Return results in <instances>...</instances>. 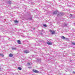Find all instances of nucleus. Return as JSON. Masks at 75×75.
<instances>
[{
  "label": "nucleus",
  "mask_w": 75,
  "mask_h": 75,
  "mask_svg": "<svg viewBox=\"0 0 75 75\" xmlns=\"http://www.w3.org/2000/svg\"><path fill=\"white\" fill-rule=\"evenodd\" d=\"M28 68H30V69L31 68V67H29Z\"/></svg>",
  "instance_id": "obj_23"
},
{
  "label": "nucleus",
  "mask_w": 75,
  "mask_h": 75,
  "mask_svg": "<svg viewBox=\"0 0 75 75\" xmlns=\"http://www.w3.org/2000/svg\"><path fill=\"white\" fill-rule=\"evenodd\" d=\"M24 53H25L26 54H28V53L30 52L28 50H24Z\"/></svg>",
  "instance_id": "obj_3"
},
{
  "label": "nucleus",
  "mask_w": 75,
  "mask_h": 75,
  "mask_svg": "<svg viewBox=\"0 0 75 75\" xmlns=\"http://www.w3.org/2000/svg\"><path fill=\"white\" fill-rule=\"evenodd\" d=\"M50 32L52 33V34H55V31L52 30H50Z\"/></svg>",
  "instance_id": "obj_2"
},
{
  "label": "nucleus",
  "mask_w": 75,
  "mask_h": 75,
  "mask_svg": "<svg viewBox=\"0 0 75 75\" xmlns=\"http://www.w3.org/2000/svg\"><path fill=\"white\" fill-rule=\"evenodd\" d=\"M62 38L63 40H65V37L64 36H63L62 37Z\"/></svg>",
  "instance_id": "obj_7"
},
{
  "label": "nucleus",
  "mask_w": 75,
  "mask_h": 75,
  "mask_svg": "<svg viewBox=\"0 0 75 75\" xmlns=\"http://www.w3.org/2000/svg\"><path fill=\"white\" fill-rule=\"evenodd\" d=\"M72 44H73V45H75V43L72 42Z\"/></svg>",
  "instance_id": "obj_18"
},
{
  "label": "nucleus",
  "mask_w": 75,
  "mask_h": 75,
  "mask_svg": "<svg viewBox=\"0 0 75 75\" xmlns=\"http://www.w3.org/2000/svg\"><path fill=\"white\" fill-rule=\"evenodd\" d=\"M27 64L28 65H30V63H28Z\"/></svg>",
  "instance_id": "obj_15"
},
{
  "label": "nucleus",
  "mask_w": 75,
  "mask_h": 75,
  "mask_svg": "<svg viewBox=\"0 0 75 75\" xmlns=\"http://www.w3.org/2000/svg\"><path fill=\"white\" fill-rule=\"evenodd\" d=\"M37 59V61H40V60H39L38 59Z\"/></svg>",
  "instance_id": "obj_20"
},
{
  "label": "nucleus",
  "mask_w": 75,
  "mask_h": 75,
  "mask_svg": "<svg viewBox=\"0 0 75 75\" xmlns=\"http://www.w3.org/2000/svg\"><path fill=\"white\" fill-rule=\"evenodd\" d=\"M35 73H38V71H37V70H35Z\"/></svg>",
  "instance_id": "obj_14"
},
{
  "label": "nucleus",
  "mask_w": 75,
  "mask_h": 75,
  "mask_svg": "<svg viewBox=\"0 0 75 75\" xmlns=\"http://www.w3.org/2000/svg\"><path fill=\"white\" fill-rule=\"evenodd\" d=\"M22 37L23 38H24V37H25V36H24V35H22Z\"/></svg>",
  "instance_id": "obj_17"
},
{
  "label": "nucleus",
  "mask_w": 75,
  "mask_h": 75,
  "mask_svg": "<svg viewBox=\"0 0 75 75\" xmlns=\"http://www.w3.org/2000/svg\"><path fill=\"white\" fill-rule=\"evenodd\" d=\"M12 50H17V49H16V48H14L13 47H12Z\"/></svg>",
  "instance_id": "obj_9"
},
{
  "label": "nucleus",
  "mask_w": 75,
  "mask_h": 75,
  "mask_svg": "<svg viewBox=\"0 0 75 75\" xmlns=\"http://www.w3.org/2000/svg\"><path fill=\"white\" fill-rule=\"evenodd\" d=\"M35 70H33V72H35Z\"/></svg>",
  "instance_id": "obj_19"
},
{
  "label": "nucleus",
  "mask_w": 75,
  "mask_h": 75,
  "mask_svg": "<svg viewBox=\"0 0 75 75\" xmlns=\"http://www.w3.org/2000/svg\"><path fill=\"white\" fill-rule=\"evenodd\" d=\"M70 62H71V61H72V60H70Z\"/></svg>",
  "instance_id": "obj_24"
},
{
  "label": "nucleus",
  "mask_w": 75,
  "mask_h": 75,
  "mask_svg": "<svg viewBox=\"0 0 75 75\" xmlns=\"http://www.w3.org/2000/svg\"><path fill=\"white\" fill-rule=\"evenodd\" d=\"M18 43L19 44H21V41H20V40H18Z\"/></svg>",
  "instance_id": "obj_5"
},
{
  "label": "nucleus",
  "mask_w": 75,
  "mask_h": 75,
  "mask_svg": "<svg viewBox=\"0 0 75 75\" xmlns=\"http://www.w3.org/2000/svg\"><path fill=\"white\" fill-rule=\"evenodd\" d=\"M47 44H48V45H52V42H50L48 41H47Z\"/></svg>",
  "instance_id": "obj_1"
},
{
  "label": "nucleus",
  "mask_w": 75,
  "mask_h": 75,
  "mask_svg": "<svg viewBox=\"0 0 75 75\" xmlns=\"http://www.w3.org/2000/svg\"><path fill=\"white\" fill-rule=\"evenodd\" d=\"M30 20H31V19H30Z\"/></svg>",
  "instance_id": "obj_28"
},
{
  "label": "nucleus",
  "mask_w": 75,
  "mask_h": 75,
  "mask_svg": "<svg viewBox=\"0 0 75 75\" xmlns=\"http://www.w3.org/2000/svg\"><path fill=\"white\" fill-rule=\"evenodd\" d=\"M18 68L19 70H21V68L20 67H18Z\"/></svg>",
  "instance_id": "obj_11"
},
{
  "label": "nucleus",
  "mask_w": 75,
  "mask_h": 75,
  "mask_svg": "<svg viewBox=\"0 0 75 75\" xmlns=\"http://www.w3.org/2000/svg\"><path fill=\"white\" fill-rule=\"evenodd\" d=\"M8 4H10L11 3V1H9L8 2Z\"/></svg>",
  "instance_id": "obj_13"
},
{
  "label": "nucleus",
  "mask_w": 75,
  "mask_h": 75,
  "mask_svg": "<svg viewBox=\"0 0 75 75\" xmlns=\"http://www.w3.org/2000/svg\"><path fill=\"white\" fill-rule=\"evenodd\" d=\"M41 35H42V33H41Z\"/></svg>",
  "instance_id": "obj_26"
},
{
  "label": "nucleus",
  "mask_w": 75,
  "mask_h": 75,
  "mask_svg": "<svg viewBox=\"0 0 75 75\" xmlns=\"http://www.w3.org/2000/svg\"><path fill=\"white\" fill-rule=\"evenodd\" d=\"M65 26H67V24H65Z\"/></svg>",
  "instance_id": "obj_21"
},
{
  "label": "nucleus",
  "mask_w": 75,
  "mask_h": 75,
  "mask_svg": "<svg viewBox=\"0 0 75 75\" xmlns=\"http://www.w3.org/2000/svg\"><path fill=\"white\" fill-rule=\"evenodd\" d=\"M0 55L1 57H4V55H3V54H0Z\"/></svg>",
  "instance_id": "obj_10"
},
{
  "label": "nucleus",
  "mask_w": 75,
  "mask_h": 75,
  "mask_svg": "<svg viewBox=\"0 0 75 75\" xmlns=\"http://www.w3.org/2000/svg\"><path fill=\"white\" fill-rule=\"evenodd\" d=\"M70 16H72V14H70Z\"/></svg>",
  "instance_id": "obj_22"
},
{
  "label": "nucleus",
  "mask_w": 75,
  "mask_h": 75,
  "mask_svg": "<svg viewBox=\"0 0 75 75\" xmlns=\"http://www.w3.org/2000/svg\"><path fill=\"white\" fill-rule=\"evenodd\" d=\"M9 57H13V54H10L9 55Z\"/></svg>",
  "instance_id": "obj_6"
},
{
  "label": "nucleus",
  "mask_w": 75,
  "mask_h": 75,
  "mask_svg": "<svg viewBox=\"0 0 75 75\" xmlns=\"http://www.w3.org/2000/svg\"><path fill=\"white\" fill-rule=\"evenodd\" d=\"M73 73H74V74H75V72L74 71H73Z\"/></svg>",
  "instance_id": "obj_25"
},
{
  "label": "nucleus",
  "mask_w": 75,
  "mask_h": 75,
  "mask_svg": "<svg viewBox=\"0 0 75 75\" xmlns=\"http://www.w3.org/2000/svg\"><path fill=\"white\" fill-rule=\"evenodd\" d=\"M14 22H15V23H18V21H17V20H15L14 21Z\"/></svg>",
  "instance_id": "obj_12"
},
{
  "label": "nucleus",
  "mask_w": 75,
  "mask_h": 75,
  "mask_svg": "<svg viewBox=\"0 0 75 75\" xmlns=\"http://www.w3.org/2000/svg\"><path fill=\"white\" fill-rule=\"evenodd\" d=\"M44 26V27H47V25H46V24H45L43 25Z\"/></svg>",
  "instance_id": "obj_16"
},
{
  "label": "nucleus",
  "mask_w": 75,
  "mask_h": 75,
  "mask_svg": "<svg viewBox=\"0 0 75 75\" xmlns=\"http://www.w3.org/2000/svg\"><path fill=\"white\" fill-rule=\"evenodd\" d=\"M57 11H55L54 12L53 14H56L57 13Z\"/></svg>",
  "instance_id": "obj_8"
},
{
  "label": "nucleus",
  "mask_w": 75,
  "mask_h": 75,
  "mask_svg": "<svg viewBox=\"0 0 75 75\" xmlns=\"http://www.w3.org/2000/svg\"><path fill=\"white\" fill-rule=\"evenodd\" d=\"M33 30H35V28H34V29H33Z\"/></svg>",
  "instance_id": "obj_27"
},
{
  "label": "nucleus",
  "mask_w": 75,
  "mask_h": 75,
  "mask_svg": "<svg viewBox=\"0 0 75 75\" xmlns=\"http://www.w3.org/2000/svg\"><path fill=\"white\" fill-rule=\"evenodd\" d=\"M62 16V13H59L57 15V16L58 17H59V16Z\"/></svg>",
  "instance_id": "obj_4"
}]
</instances>
